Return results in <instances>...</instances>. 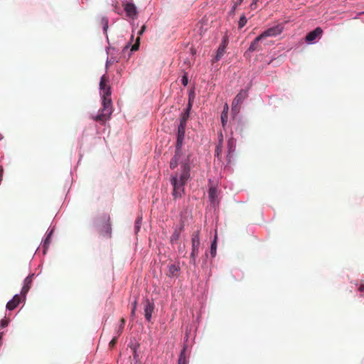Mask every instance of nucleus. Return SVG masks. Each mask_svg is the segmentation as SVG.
I'll use <instances>...</instances> for the list:
<instances>
[{"label": "nucleus", "instance_id": "1", "mask_svg": "<svg viewBox=\"0 0 364 364\" xmlns=\"http://www.w3.org/2000/svg\"><path fill=\"white\" fill-rule=\"evenodd\" d=\"M181 147H176V152L170 161V168L174 169L178 164H181V173H175L171 176L170 182L173 186L172 196L176 200L182 198L185 194L184 186L191 177L190 156L183 159Z\"/></svg>", "mask_w": 364, "mask_h": 364}, {"label": "nucleus", "instance_id": "2", "mask_svg": "<svg viewBox=\"0 0 364 364\" xmlns=\"http://www.w3.org/2000/svg\"><path fill=\"white\" fill-rule=\"evenodd\" d=\"M109 78L106 75H102L100 78V88L102 91V108L100 110V114L93 117L92 119L103 124L109 119L112 113V104L111 100L110 87L107 85Z\"/></svg>", "mask_w": 364, "mask_h": 364}, {"label": "nucleus", "instance_id": "3", "mask_svg": "<svg viewBox=\"0 0 364 364\" xmlns=\"http://www.w3.org/2000/svg\"><path fill=\"white\" fill-rule=\"evenodd\" d=\"M200 246V230L193 232L191 234V252L190 255V263L196 265V258L199 254Z\"/></svg>", "mask_w": 364, "mask_h": 364}, {"label": "nucleus", "instance_id": "4", "mask_svg": "<svg viewBox=\"0 0 364 364\" xmlns=\"http://www.w3.org/2000/svg\"><path fill=\"white\" fill-rule=\"evenodd\" d=\"M100 223L102 224L100 225V234L103 237L110 238L112 237L110 216L109 215H105Z\"/></svg>", "mask_w": 364, "mask_h": 364}, {"label": "nucleus", "instance_id": "5", "mask_svg": "<svg viewBox=\"0 0 364 364\" xmlns=\"http://www.w3.org/2000/svg\"><path fill=\"white\" fill-rule=\"evenodd\" d=\"M248 96L247 91L245 90H242L240 92L235 96L232 103V112L235 114H237L240 109V105L242 103L245 99H246Z\"/></svg>", "mask_w": 364, "mask_h": 364}, {"label": "nucleus", "instance_id": "6", "mask_svg": "<svg viewBox=\"0 0 364 364\" xmlns=\"http://www.w3.org/2000/svg\"><path fill=\"white\" fill-rule=\"evenodd\" d=\"M282 31L283 26L281 24H277L273 27H271L265 30L259 36L260 38L264 39L267 37L277 36V35H279L282 32Z\"/></svg>", "mask_w": 364, "mask_h": 364}, {"label": "nucleus", "instance_id": "7", "mask_svg": "<svg viewBox=\"0 0 364 364\" xmlns=\"http://www.w3.org/2000/svg\"><path fill=\"white\" fill-rule=\"evenodd\" d=\"M144 316L146 321H149L151 318L152 313L154 310L155 305L153 301L146 299L144 301Z\"/></svg>", "mask_w": 364, "mask_h": 364}, {"label": "nucleus", "instance_id": "8", "mask_svg": "<svg viewBox=\"0 0 364 364\" xmlns=\"http://www.w3.org/2000/svg\"><path fill=\"white\" fill-rule=\"evenodd\" d=\"M322 33V29L320 27H317L306 35V42L312 43L317 38H321Z\"/></svg>", "mask_w": 364, "mask_h": 364}, {"label": "nucleus", "instance_id": "9", "mask_svg": "<svg viewBox=\"0 0 364 364\" xmlns=\"http://www.w3.org/2000/svg\"><path fill=\"white\" fill-rule=\"evenodd\" d=\"M33 276L34 274H30L24 280V284L21 292V296L24 298L31 287Z\"/></svg>", "mask_w": 364, "mask_h": 364}, {"label": "nucleus", "instance_id": "10", "mask_svg": "<svg viewBox=\"0 0 364 364\" xmlns=\"http://www.w3.org/2000/svg\"><path fill=\"white\" fill-rule=\"evenodd\" d=\"M124 9L129 17L135 18L137 15L136 7L132 3H126L123 5Z\"/></svg>", "mask_w": 364, "mask_h": 364}, {"label": "nucleus", "instance_id": "11", "mask_svg": "<svg viewBox=\"0 0 364 364\" xmlns=\"http://www.w3.org/2000/svg\"><path fill=\"white\" fill-rule=\"evenodd\" d=\"M186 125L180 124L178 127V133H177V141H176V146L181 147L184 136H185V131H186Z\"/></svg>", "mask_w": 364, "mask_h": 364}, {"label": "nucleus", "instance_id": "12", "mask_svg": "<svg viewBox=\"0 0 364 364\" xmlns=\"http://www.w3.org/2000/svg\"><path fill=\"white\" fill-rule=\"evenodd\" d=\"M187 345H184L179 355L178 364H188L189 362V354L187 353Z\"/></svg>", "mask_w": 364, "mask_h": 364}, {"label": "nucleus", "instance_id": "13", "mask_svg": "<svg viewBox=\"0 0 364 364\" xmlns=\"http://www.w3.org/2000/svg\"><path fill=\"white\" fill-rule=\"evenodd\" d=\"M21 302V297L18 294H16L11 300L6 304V309L12 311L16 309Z\"/></svg>", "mask_w": 364, "mask_h": 364}, {"label": "nucleus", "instance_id": "14", "mask_svg": "<svg viewBox=\"0 0 364 364\" xmlns=\"http://www.w3.org/2000/svg\"><path fill=\"white\" fill-rule=\"evenodd\" d=\"M226 46L227 42L226 40L224 39L217 50V53L214 58L215 61H218L223 56L225 53Z\"/></svg>", "mask_w": 364, "mask_h": 364}, {"label": "nucleus", "instance_id": "15", "mask_svg": "<svg viewBox=\"0 0 364 364\" xmlns=\"http://www.w3.org/2000/svg\"><path fill=\"white\" fill-rule=\"evenodd\" d=\"M191 104L188 105V107L186 109V110L181 113V118H180V124L186 125L187 121L189 118L190 115V110H191Z\"/></svg>", "mask_w": 364, "mask_h": 364}, {"label": "nucleus", "instance_id": "16", "mask_svg": "<svg viewBox=\"0 0 364 364\" xmlns=\"http://www.w3.org/2000/svg\"><path fill=\"white\" fill-rule=\"evenodd\" d=\"M146 28V27L145 25H143L141 26V29L138 32L139 36L137 37L135 43L132 46V48H131L132 51H136L139 49V43H140V36H141L145 32Z\"/></svg>", "mask_w": 364, "mask_h": 364}, {"label": "nucleus", "instance_id": "17", "mask_svg": "<svg viewBox=\"0 0 364 364\" xmlns=\"http://www.w3.org/2000/svg\"><path fill=\"white\" fill-rule=\"evenodd\" d=\"M183 230V225H181L178 228H176L171 236V242L174 243L178 240L181 232Z\"/></svg>", "mask_w": 364, "mask_h": 364}, {"label": "nucleus", "instance_id": "18", "mask_svg": "<svg viewBox=\"0 0 364 364\" xmlns=\"http://www.w3.org/2000/svg\"><path fill=\"white\" fill-rule=\"evenodd\" d=\"M262 38H260V36H258L251 43L248 50L250 52L259 51L261 50L260 46H259V42L262 41Z\"/></svg>", "mask_w": 364, "mask_h": 364}, {"label": "nucleus", "instance_id": "19", "mask_svg": "<svg viewBox=\"0 0 364 364\" xmlns=\"http://www.w3.org/2000/svg\"><path fill=\"white\" fill-rule=\"evenodd\" d=\"M235 142L233 138L229 139L228 141V158L230 159L232 157V154L235 151Z\"/></svg>", "mask_w": 364, "mask_h": 364}, {"label": "nucleus", "instance_id": "20", "mask_svg": "<svg viewBox=\"0 0 364 364\" xmlns=\"http://www.w3.org/2000/svg\"><path fill=\"white\" fill-rule=\"evenodd\" d=\"M179 270H180V268H179L178 265H177L176 264H172L169 265V267H168V273L167 274V275L169 277H176L178 275Z\"/></svg>", "mask_w": 364, "mask_h": 364}, {"label": "nucleus", "instance_id": "21", "mask_svg": "<svg viewBox=\"0 0 364 364\" xmlns=\"http://www.w3.org/2000/svg\"><path fill=\"white\" fill-rule=\"evenodd\" d=\"M208 197L212 203H214L218 197L217 189L215 187L211 186L208 190Z\"/></svg>", "mask_w": 364, "mask_h": 364}, {"label": "nucleus", "instance_id": "22", "mask_svg": "<svg viewBox=\"0 0 364 364\" xmlns=\"http://www.w3.org/2000/svg\"><path fill=\"white\" fill-rule=\"evenodd\" d=\"M124 324H125V319L124 318H122L120 319V325L119 326V328L117 331V336H119L120 334L122 333L123 330H124Z\"/></svg>", "mask_w": 364, "mask_h": 364}, {"label": "nucleus", "instance_id": "23", "mask_svg": "<svg viewBox=\"0 0 364 364\" xmlns=\"http://www.w3.org/2000/svg\"><path fill=\"white\" fill-rule=\"evenodd\" d=\"M247 21V20L245 16L242 15L240 18V20H239V23H238L239 28H242V27H244L246 25Z\"/></svg>", "mask_w": 364, "mask_h": 364}, {"label": "nucleus", "instance_id": "24", "mask_svg": "<svg viewBox=\"0 0 364 364\" xmlns=\"http://www.w3.org/2000/svg\"><path fill=\"white\" fill-rule=\"evenodd\" d=\"M216 250H217V244H216V240H215L212 244H211V246H210V254L212 255V257H215V255H216Z\"/></svg>", "mask_w": 364, "mask_h": 364}, {"label": "nucleus", "instance_id": "25", "mask_svg": "<svg viewBox=\"0 0 364 364\" xmlns=\"http://www.w3.org/2000/svg\"><path fill=\"white\" fill-rule=\"evenodd\" d=\"M228 122V114L225 110H223L221 114V122L223 127Z\"/></svg>", "mask_w": 364, "mask_h": 364}, {"label": "nucleus", "instance_id": "26", "mask_svg": "<svg viewBox=\"0 0 364 364\" xmlns=\"http://www.w3.org/2000/svg\"><path fill=\"white\" fill-rule=\"evenodd\" d=\"M222 141H223V139H221L220 141V143L218 144V146L216 147V149H215V155L217 156H219L220 154H221L222 152Z\"/></svg>", "mask_w": 364, "mask_h": 364}, {"label": "nucleus", "instance_id": "27", "mask_svg": "<svg viewBox=\"0 0 364 364\" xmlns=\"http://www.w3.org/2000/svg\"><path fill=\"white\" fill-rule=\"evenodd\" d=\"M136 306H137V301H136V299H135L134 301L132 303V311H131V316L132 317H134L135 316Z\"/></svg>", "mask_w": 364, "mask_h": 364}, {"label": "nucleus", "instance_id": "28", "mask_svg": "<svg viewBox=\"0 0 364 364\" xmlns=\"http://www.w3.org/2000/svg\"><path fill=\"white\" fill-rule=\"evenodd\" d=\"M117 335L116 336H114L112 340L111 341L109 342V345L110 347H114L115 346V344L117 343Z\"/></svg>", "mask_w": 364, "mask_h": 364}, {"label": "nucleus", "instance_id": "29", "mask_svg": "<svg viewBox=\"0 0 364 364\" xmlns=\"http://www.w3.org/2000/svg\"><path fill=\"white\" fill-rule=\"evenodd\" d=\"M102 21H105L104 26H103V30L105 32H107L108 28V20L107 18H102Z\"/></svg>", "mask_w": 364, "mask_h": 364}, {"label": "nucleus", "instance_id": "30", "mask_svg": "<svg viewBox=\"0 0 364 364\" xmlns=\"http://www.w3.org/2000/svg\"><path fill=\"white\" fill-rule=\"evenodd\" d=\"M181 83L184 85V86H186L187 84H188V77L186 75H183L182 77V79H181Z\"/></svg>", "mask_w": 364, "mask_h": 364}, {"label": "nucleus", "instance_id": "31", "mask_svg": "<svg viewBox=\"0 0 364 364\" xmlns=\"http://www.w3.org/2000/svg\"><path fill=\"white\" fill-rule=\"evenodd\" d=\"M8 323H9V321L8 320L2 319L1 321V326L2 328H4V327L8 326Z\"/></svg>", "mask_w": 364, "mask_h": 364}, {"label": "nucleus", "instance_id": "32", "mask_svg": "<svg viewBox=\"0 0 364 364\" xmlns=\"http://www.w3.org/2000/svg\"><path fill=\"white\" fill-rule=\"evenodd\" d=\"M358 290H359L360 292H364V284H361V285L359 287Z\"/></svg>", "mask_w": 364, "mask_h": 364}, {"label": "nucleus", "instance_id": "33", "mask_svg": "<svg viewBox=\"0 0 364 364\" xmlns=\"http://www.w3.org/2000/svg\"><path fill=\"white\" fill-rule=\"evenodd\" d=\"M238 6V4H237L236 3L235 4V5L233 6L232 7V12H234L235 9L237 8V6Z\"/></svg>", "mask_w": 364, "mask_h": 364}, {"label": "nucleus", "instance_id": "34", "mask_svg": "<svg viewBox=\"0 0 364 364\" xmlns=\"http://www.w3.org/2000/svg\"><path fill=\"white\" fill-rule=\"evenodd\" d=\"M223 110H225L228 112V105L227 104L225 105Z\"/></svg>", "mask_w": 364, "mask_h": 364}, {"label": "nucleus", "instance_id": "35", "mask_svg": "<svg viewBox=\"0 0 364 364\" xmlns=\"http://www.w3.org/2000/svg\"><path fill=\"white\" fill-rule=\"evenodd\" d=\"M242 1L243 0H237L236 4L240 5L242 2Z\"/></svg>", "mask_w": 364, "mask_h": 364}, {"label": "nucleus", "instance_id": "36", "mask_svg": "<svg viewBox=\"0 0 364 364\" xmlns=\"http://www.w3.org/2000/svg\"><path fill=\"white\" fill-rule=\"evenodd\" d=\"M48 237L46 238V240H45V243H44V246L46 245V244H48Z\"/></svg>", "mask_w": 364, "mask_h": 364}, {"label": "nucleus", "instance_id": "37", "mask_svg": "<svg viewBox=\"0 0 364 364\" xmlns=\"http://www.w3.org/2000/svg\"><path fill=\"white\" fill-rule=\"evenodd\" d=\"M2 338V333H0V340Z\"/></svg>", "mask_w": 364, "mask_h": 364}]
</instances>
